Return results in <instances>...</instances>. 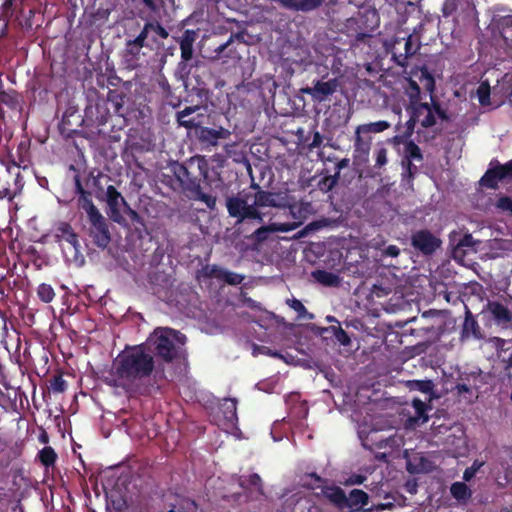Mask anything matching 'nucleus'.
I'll return each instance as SVG.
<instances>
[{"mask_svg":"<svg viewBox=\"0 0 512 512\" xmlns=\"http://www.w3.org/2000/svg\"><path fill=\"white\" fill-rule=\"evenodd\" d=\"M287 203L281 206L285 214H288L293 219L290 223H283L285 226L293 227V230L298 228L312 213L313 207L310 202L298 200L294 195L287 191Z\"/></svg>","mask_w":512,"mask_h":512,"instance_id":"obj_7","label":"nucleus"},{"mask_svg":"<svg viewBox=\"0 0 512 512\" xmlns=\"http://www.w3.org/2000/svg\"><path fill=\"white\" fill-rule=\"evenodd\" d=\"M293 227L285 226L281 223H270L269 225H263L257 228L250 236V239L255 243H262L266 241L271 233L274 232H289L292 231Z\"/></svg>","mask_w":512,"mask_h":512,"instance_id":"obj_25","label":"nucleus"},{"mask_svg":"<svg viewBox=\"0 0 512 512\" xmlns=\"http://www.w3.org/2000/svg\"><path fill=\"white\" fill-rule=\"evenodd\" d=\"M82 123L83 118L78 111L72 107L67 108L59 123L60 134L66 138H72L78 133V128Z\"/></svg>","mask_w":512,"mask_h":512,"instance_id":"obj_18","label":"nucleus"},{"mask_svg":"<svg viewBox=\"0 0 512 512\" xmlns=\"http://www.w3.org/2000/svg\"><path fill=\"white\" fill-rule=\"evenodd\" d=\"M496 207L512 215V199L510 197L501 196L496 203Z\"/></svg>","mask_w":512,"mask_h":512,"instance_id":"obj_56","label":"nucleus"},{"mask_svg":"<svg viewBox=\"0 0 512 512\" xmlns=\"http://www.w3.org/2000/svg\"><path fill=\"white\" fill-rule=\"evenodd\" d=\"M195 135L201 144L207 146H217L220 140L228 139L231 135V132L223 127L214 129L204 126L199 130H196Z\"/></svg>","mask_w":512,"mask_h":512,"instance_id":"obj_20","label":"nucleus"},{"mask_svg":"<svg viewBox=\"0 0 512 512\" xmlns=\"http://www.w3.org/2000/svg\"><path fill=\"white\" fill-rule=\"evenodd\" d=\"M176 121L179 126L186 129L199 130L206 124H209L207 108L197 105L187 106L183 110L176 112Z\"/></svg>","mask_w":512,"mask_h":512,"instance_id":"obj_8","label":"nucleus"},{"mask_svg":"<svg viewBox=\"0 0 512 512\" xmlns=\"http://www.w3.org/2000/svg\"><path fill=\"white\" fill-rule=\"evenodd\" d=\"M431 107H432V111L435 112L440 119H442L444 121L450 120V117L447 115L446 111L444 109H442L440 104L438 102H435L433 99H432Z\"/></svg>","mask_w":512,"mask_h":512,"instance_id":"obj_62","label":"nucleus"},{"mask_svg":"<svg viewBox=\"0 0 512 512\" xmlns=\"http://www.w3.org/2000/svg\"><path fill=\"white\" fill-rule=\"evenodd\" d=\"M379 449H387L389 453L398 452L404 445V437L398 433H395L385 439H381L375 443Z\"/></svg>","mask_w":512,"mask_h":512,"instance_id":"obj_31","label":"nucleus"},{"mask_svg":"<svg viewBox=\"0 0 512 512\" xmlns=\"http://www.w3.org/2000/svg\"><path fill=\"white\" fill-rule=\"evenodd\" d=\"M197 32L192 29H186L179 40L181 59L177 64L176 75L186 80L196 65L197 59L194 58L193 45L197 39Z\"/></svg>","mask_w":512,"mask_h":512,"instance_id":"obj_5","label":"nucleus"},{"mask_svg":"<svg viewBox=\"0 0 512 512\" xmlns=\"http://www.w3.org/2000/svg\"><path fill=\"white\" fill-rule=\"evenodd\" d=\"M154 373L155 377H165L163 371L156 370V360L144 343L126 345L112 362L110 385L129 395H146L149 392L146 382Z\"/></svg>","mask_w":512,"mask_h":512,"instance_id":"obj_1","label":"nucleus"},{"mask_svg":"<svg viewBox=\"0 0 512 512\" xmlns=\"http://www.w3.org/2000/svg\"><path fill=\"white\" fill-rule=\"evenodd\" d=\"M158 86L161 89L162 93L166 96H169L172 94L171 86L167 80V78L163 75H161L158 79Z\"/></svg>","mask_w":512,"mask_h":512,"instance_id":"obj_59","label":"nucleus"},{"mask_svg":"<svg viewBox=\"0 0 512 512\" xmlns=\"http://www.w3.org/2000/svg\"><path fill=\"white\" fill-rule=\"evenodd\" d=\"M412 406L414 407L415 414H416L415 417L413 418V420L415 422L421 421V423L427 422L428 416L425 414L426 404L419 399H414L412 401Z\"/></svg>","mask_w":512,"mask_h":512,"instance_id":"obj_46","label":"nucleus"},{"mask_svg":"<svg viewBox=\"0 0 512 512\" xmlns=\"http://www.w3.org/2000/svg\"><path fill=\"white\" fill-rule=\"evenodd\" d=\"M419 46L417 43H414V40H413V36L410 35L406 38V42H405V54L404 55H399V57H396L395 56V59L397 60V63L401 66H404L405 65V60L410 57V56H413L417 50H418Z\"/></svg>","mask_w":512,"mask_h":512,"instance_id":"obj_40","label":"nucleus"},{"mask_svg":"<svg viewBox=\"0 0 512 512\" xmlns=\"http://www.w3.org/2000/svg\"><path fill=\"white\" fill-rule=\"evenodd\" d=\"M124 212L129 217L133 225H139L141 227L145 226L142 216H140V214L136 210L132 209L129 205H127V207L124 209Z\"/></svg>","mask_w":512,"mask_h":512,"instance_id":"obj_52","label":"nucleus"},{"mask_svg":"<svg viewBox=\"0 0 512 512\" xmlns=\"http://www.w3.org/2000/svg\"><path fill=\"white\" fill-rule=\"evenodd\" d=\"M386 149L385 148H380L377 152V157H376V165L378 167H382L384 166L386 163H387V156H386Z\"/></svg>","mask_w":512,"mask_h":512,"instance_id":"obj_64","label":"nucleus"},{"mask_svg":"<svg viewBox=\"0 0 512 512\" xmlns=\"http://www.w3.org/2000/svg\"><path fill=\"white\" fill-rule=\"evenodd\" d=\"M431 429L434 436L445 435L446 437L448 433L451 432V430H453V427L446 426L443 424L436 425L435 422H433Z\"/></svg>","mask_w":512,"mask_h":512,"instance_id":"obj_58","label":"nucleus"},{"mask_svg":"<svg viewBox=\"0 0 512 512\" xmlns=\"http://www.w3.org/2000/svg\"><path fill=\"white\" fill-rule=\"evenodd\" d=\"M327 326H322V342L327 346H348L351 343L350 337L342 329L341 324L332 316H327Z\"/></svg>","mask_w":512,"mask_h":512,"instance_id":"obj_10","label":"nucleus"},{"mask_svg":"<svg viewBox=\"0 0 512 512\" xmlns=\"http://www.w3.org/2000/svg\"><path fill=\"white\" fill-rule=\"evenodd\" d=\"M341 284V278L333 272L322 271V286L338 287Z\"/></svg>","mask_w":512,"mask_h":512,"instance_id":"obj_51","label":"nucleus"},{"mask_svg":"<svg viewBox=\"0 0 512 512\" xmlns=\"http://www.w3.org/2000/svg\"><path fill=\"white\" fill-rule=\"evenodd\" d=\"M478 243H480V241L474 240L471 234H465L463 238L458 242L455 248V252L462 248H472Z\"/></svg>","mask_w":512,"mask_h":512,"instance_id":"obj_54","label":"nucleus"},{"mask_svg":"<svg viewBox=\"0 0 512 512\" xmlns=\"http://www.w3.org/2000/svg\"><path fill=\"white\" fill-rule=\"evenodd\" d=\"M477 95L482 106L490 105V86L487 82H482L478 86Z\"/></svg>","mask_w":512,"mask_h":512,"instance_id":"obj_48","label":"nucleus"},{"mask_svg":"<svg viewBox=\"0 0 512 512\" xmlns=\"http://www.w3.org/2000/svg\"><path fill=\"white\" fill-rule=\"evenodd\" d=\"M390 127V124L386 121H378L369 124L360 125L356 129V134L364 133H379Z\"/></svg>","mask_w":512,"mask_h":512,"instance_id":"obj_39","label":"nucleus"},{"mask_svg":"<svg viewBox=\"0 0 512 512\" xmlns=\"http://www.w3.org/2000/svg\"><path fill=\"white\" fill-rule=\"evenodd\" d=\"M171 170L181 188L191 199L205 203L209 209L215 208L216 198L204 193L201 183L211 186L219 174L213 167L209 166L205 156L195 155L182 163L174 162L171 165Z\"/></svg>","mask_w":512,"mask_h":512,"instance_id":"obj_2","label":"nucleus"},{"mask_svg":"<svg viewBox=\"0 0 512 512\" xmlns=\"http://www.w3.org/2000/svg\"><path fill=\"white\" fill-rule=\"evenodd\" d=\"M349 165V159L344 158L340 161H338L335 164L334 167V174L333 175H325L322 179V184L325 185L328 189H331L336 183L337 179L339 177L340 170L347 167Z\"/></svg>","mask_w":512,"mask_h":512,"instance_id":"obj_37","label":"nucleus"},{"mask_svg":"<svg viewBox=\"0 0 512 512\" xmlns=\"http://www.w3.org/2000/svg\"><path fill=\"white\" fill-rule=\"evenodd\" d=\"M369 503V495L360 489H353L349 495L346 496L345 509L350 512H358Z\"/></svg>","mask_w":512,"mask_h":512,"instance_id":"obj_26","label":"nucleus"},{"mask_svg":"<svg viewBox=\"0 0 512 512\" xmlns=\"http://www.w3.org/2000/svg\"><path fill=\"white\" fill-rule=\"evenodd\" d=\"M224 419L231 425L238 421L237 400L235 398H225L220 406Z\"/></svg>","mask_w":512,"mask_h":512,"instance_id":"obj_32","label":"nucleus"},{"mask_svg":"<svg viewBox=\"0 0 512 512\" xmlns=\"http://www.w3.org/2000/svg\"><path fill=\"white\" fill-rule=\"evenodd\" d=\"M406 385L410 390L420 391L429 395L433 392L434 388L431 380H411Z\"/></svg>","mask_w":512,"mask_h":512,"instance_id":"obj_41","label":"nucleus"},{"mask_svg":"<svg viewBox=\"0 0 512 512\" xmlns=\"http://www.w3.org/2000/svg\"><path fill=\"white\" fill-rule=\"evenodd\" d=\"M186 335L172 328L157 327L144 345L160 363L171 364L186 358Z\"/></svg>","mask_w":512,"mask_h":512,"instance_id":"obj_3","label":"nucleus"},{"mask_svg":"<svg viewBox=\"0 0 512 512\" xmlns=\"http://www.w3.org/2000/svg\"><path fill=\"white\" fill-rule=\"evenodd\" d=\"M74 185H75V193L78 194L77 205L79 209L83 210L87 214V218H90L94 215L100 213L98 208L94 205L92 201L91 192L84 189L80 175L77 173L74 176Z\"/></svg>","mask_w":512,"mask_h":512,"instance_id":"obj_19","label":"nucleus"},{"mask_svg":"<svg viewBox=\"0 0 512 512\" xmlns=\"http://www.w3.org/2000/svg\"><path fill=\"white\" fill-rule=\"evenodd\" d=\"M303 253L307 262L316 264L320 259V244L310 243L307 247H305Z\"/></svg>","mask_w":512,"mask_h":512,"instance_id":"obj_44","label":"nucleus"},{"mask_svg":"<svg viewBox=\"0 0 512 512\" xmlns=\"http://www.w3.org/2000/svg\"><path fill=\"white\" fill-rule=\"evenodd\" d=\"M111 116V109L107 107V103L97 102L94 110L91 108L86 111V117L91 118L92 122L98 127L104 126Z\"/></svg>","mask_w":512,"mask_h":512,"instance_id":"obj_27","label":"nucleus"},{"mask_svg":"<svg viewBox=\"0 0 512 512\" xmlns=\"http://www.w3.org/2000/svg\"><path fill=\"white\" fill-rule=\"evenodd\" d=\"M424 118L421 120V125L425 128L432 127L436 124V119L432 111V107L428 103H419L414 107V115L420 118L424 115Z\"/></svg>","mask_w":512,"mask_h":512,"instance_id":"obj_30","label":"nucleus"},{"mask_svg":"<svg viewBox=\"0 0 512 512\" xmlns=\"http://www.w3.org/2000/svg\"><path fill=\"white\" fill-rule=\"evenodd\" d=\"M487 310L491 313L497 325L508 328L512 323V311L498 301H489Z\"/></svg>","mask_w":512,"mask_h":512,"instance_id":"obj_22","label":"nucleus"},{"mask_svg":"<svg viewBox=\"0 0 512 512\" xmlns=\"http://www.w3.org/2000/svg\"><path fill=\"white\" fill-rule=\"evenodd\" d=\"M456 9L457 5L455 3V0H446L443 5L442 12L445 17H448L452 15L456 11Z\"/></svg>","mask_w":512,"mask_h":512,"instance_id":"obj_63","label":"nucleus"},{"mask_svg":"<svg viewBox=\"0 0 512 512\" xmlns=\"http://www.w3.org/2000/svg\"><path fill=\"white\" fill-rule=\"evenodd\" d=\"M87 219L89 222L88 234L93 244L100 249L108 247L111 242V234L105 217L99 213Z\"/></svg>","mask_w":512,"mask_h":512,"instance_id":"obj_9","label":"nucleus"},{"mask_svg":"<svg viewBox=\"0 0 512 512\" xmlns=\"http://www.w3.org/2000/svg\"><path fill=\"white\" fill-rule=\"evenodd\" d=\"M23 188V177L20 167L13 164L0 163V199L12 200Z\"/></svg>","mask_w":512,"mask_h":512,"instance_id":"obj_6","label":"nucleus"},{"mask_svg":"<svg viewBox=\"0 0 512 512\" xmlns=\"http://www.w3.org/2000/svg\"><path fill=\"white\" fill-rule=\"evenodd\" d=\"M224 271H225L224 268H222L216 264H212V265L207 264L202 267L201 273L205 278L217 279L218 281H221Z\"/></svg>","mask_w":512,"mask_h":512,"instance_id":"obj_43","label":"nucleus"},{"mask_svg":"<svg viewBox=\"0 0 512 512\" xmlns=\"http://www.w3.org/2000/svg\"><path fill=\"white\" fill-rule=\"evenodd\" d=\"M279 5L292 11L308 12L320 6V0H277Z\"/></svg>","mask_w":512,"mask_h":512,"instance_id":"obj_29","label":"nucleus"},{"mask_svg":"<svg viewBox=\"0 0 512 512\" xmlns=\"http://www.w3.org/2000/svg\"><path fill=\"white\" fill-rule=\"evenodd\" d=\"M405 159L410 161L411 159L422 160L421 150L413 141H409L405 145Z\"/></svg>","mask_w":512,"mask_h":512,"instance_id":"obj_49","label":"nucleus"},{"mask_svg":"<svg viewBox=\"0 0 512 512\" xmlns=\"http://www.w3.org/2000/svg\"><path fill=\"white\" fill-rule=\"evenodd\" d=\"M463 431L458 427H453V430L448 433L446 437L442 439V444L448 447L457 446V443L462 441Z\"/></svg>","mask_w":512,"mask_h":512,"instance_id":"obj_45","label":"nucleus"},{"mask_svg":"<svg viewBox=\"0 0 512 512\" xmlns=\"http://www.w3.org/2000/svg\"><path fill=\"white\" fill-rule=\"evenodd\" d=\"M402 457L406 460V469L411 474L428 473L433 470V462L423 453L404 450Z\"/></svg>","mask_w":512,"mask_h":512,"instance_id":"obj_15","label":"nucleus"},{"mask_svg":"<svg viewBox=\"0 0 512 512\" xmlns=\"http://www.w3.org/2000/svg\"><path fill=\"white\" fill-rule=\"evenodd\" d=\"M57 453L51 446H45L37 453L36 459L48 470L54 467L57 461Z\"/></svg>","mask_w":512,"mask_h":512,"instance_id":"obj_33","label":"nucleus"},{"mask_svg":"<svg viewBox=\"0 0 512 512\" xmlns=\"http://www.w3.org/2000/svg\"><path fill=\"white\" fill-rule=\"evenodd\" d=\"M57 242H66L72 246L75 252L79 251L80 243L78 234L74 231L72 226L67 222H60L56 228L55 234Z\"/></svg>","mask_w":512,"mask_h":512,"instance_id":"obj_24","label":"nucleus"},{"mask_svg":"<svg viewBox=\"0 0 512 512\" xmlns=\"http://www.w3.org/2000/svg\"><path fill=\"white\" fill-rule=\"evenodd\" d=\"M484 465V461L475 460L473 464L466 468L463 473V479L465 481H470L476 474V472Z\"/></svg>","mask_w":512,"mask_h":512,"instance_id":"obj_53","label":"nucleus"},{"mask_svg":"<svg viewBox=\"0 0 512 512\" xmlns=\"http://www.w3.org/2000/svg\"><path fill=\"white\" fill-rule=\"evenodd\" d=\"M139 35L144 42L148 43L145 45L146 47L158 49L163 46V40L169 37V32L159 21L150 20L145 22Z\"/></svg>","mask_w":512,"mask_h":512,"instance_id":"obj_12","label":"nucleus"},{"mask_svg":"<svg viewBox=\"0 0 512 512\" xmlns=\"http://www.w3.org/2000/svg\"><path fill=\"white\" fill-rule=\"evenodd\" d=\"M244 278H245L244 275H241V274H238V273H235L232 271H228L225 269L221 281L228 285L236 286V285L241 284L243 282Z\"/></svg>","mask_w":512,"mask_h":512,"instance_id":"obj_50","label":"nucleus"},{"mask_svg":"<svg viewBox=\"0 0 512 512\" xmlns=\"http://www.w3.org/2000/svg\"><path fill=\"white\" fill-rule=\"evenodd\" d=\"M105 200L108 206L107 214L109 218L113 222L122 225L125 218L121 213V206H124L125 209L128 205L124 197L113 185H109L106 189Z\"/></svg>","mask_w":512,"mask_h":512,"instance_id":"obj_13","label":"nucleus"},{"mask_svg":"<svg viewBox=\"0 0 512 512\" xmlns=\"http://www.w3.org/2000/svg\"><path fill=\"white\" fill-rule=\"evenodd\" d=\"M462 334H463V336H466V337H469L471 335L474 337H479L478 323L474 319V317L469 309H466Z\"/></svg>","mask_w":512,"mask_h":512,"instance_id":"obj_36","label":"nucleus"},{"mask_svg":"<svg viewBox=\"0 0 512 512\" xmlns=\"http://www.w3.org/2000/svg\"><path fill=\"white\" fill-rule=\"evenodd\" d=\"M148 44L144 42L142 37L138 34L134 39L126 40L123 57L125 62L132 67L139 66V60L141 58V50Z\"/></svg>","mask_w":512,"mask_h":512,"instance_id":"obj_21","label":"nucleus"},{"mask_svg":"<svg viewBox=\"0 0 512 512\" xmlns=\"http://www.w3.org/2000/svg\"><path fill=\"white\" fill-rule=\"evenodd\" d=\"M322 497L327 499L336 508L343 510L346 504V494L339 486L328 485L322 481Z\"/></svg>","mask_w":512,"mask_h":512,"instance_id":"obj_23","label":"nucleus"},{"mask_svg":"<svg viewBox=\"0 0 512 512\" xmlns=\"http://www.w3.org/2000/svg\"><path fill=\"white\" fill-rule=\"evenodd\" d=\"M125 98L126 96L123 92L114 89L108 91L107 99L102 102L107 103V107H110L114 114L124 116L126 113V110L124 108Z\"/></svg>","mask_w":512,"mask_h":512,"instance_id":"obj_28","label":"nucleus"},{"mask_svg":"<svg viewBox=\"0 0 512 512\" xmlns=\"http://www.w3.org/2000/svg\"><path fill=\"white\" fill-rule=\"evenodd\" d=\"M365 480H366V477L364 475L353 474L345 480L344 485H346V486L360 485V484L364 483Z\"/></svg>","mask_w":512,"mask_h":512,"instance_id":"obj_60","label":"nucleus"},{"mask_svg":"<svg viewBox=\"0 0 512 512\" xmlns=\"http://www.w3.org/2000/svg\"><path fill=\"white\" fill-rule=\"evenodd\" d=\"M254 188L257 189L256 193L253 195V206L255 209L259 210V208L264 207H274L280 208L285 203H287V191L284 192H269L262 190L258 185H254Z\"/></svg>","mask_w":512,"mask_h":512,"instance_id":"obj_14","label":"nucleus"},{"mask_svg":"<svg viewBox=\"0 0 512 512\" xmlns=\"http://www.w3.org/2000/svg\"><path fill=\"white\" fill-rule=\"evenodd\" d=\"M239 485L243 489H255L260 494H263V482L257 473H252L249 476H241Z\"/></svg>","mask_w":512,"mask_h":512,"instance_id":"obj_34","label":"nucleus"},{"mask_svg":"<svg viewBox=\"0 0 512 512\" xmlns=\"http://www.w3.org/2000/svg\"><path fill=\"white\" fill-rule=\"evenodd\" d=\"M299 485L307 489H315L320 487V475L316 472L306 473L299 479Z\"/></svg>","mask_w":512,"mask_h":512,"instance_id":"obj_42","label":"nucleus"},{"mask_svg":"<svg viewBox=\"0 0 512 512\" xmlns=\"http://www.w3.org/2000/svg\"><path fill=\"white\" fill-rule=\"evenodd\" d=\"M451 495L460 502H467L472 495L470 488L464 482H455L450 487Z\"/></svg>","mask_w":512,"mask_h":512,"instance_id":"obj_35","label":"nucleus"},{"mask_svg":"<svg viewBox=\"0 0 512 512\" xmlns=\"http://www.w3.org/2000/svg\"><path fill=\"white\" fill-rule=\"evenodd\" d=\"M505 178L512 179V160L506 164H498L488 169L480 179V184L484 187L495 189L497 188L498 181Z\"/></svg>","mask_w":512,"mask_h":512,"instance_id":"obj_17","label":"nucleus"},{"mask_svg":"<svg viewBox=\"0 0 512 512\" xmlns=\"http://www.w3.org/2000/svg\"><path fill=\"white\" fill-rule=\"evenodd\" d=\"M286 304L297 313L298 320H311L314 318V316L307 311V309L300 300L296 298L287 299Z\"/></svg>","mask_w":512,"mask_h":512,"instance_id":"obj_38","label":"nucleus"},{"mask_svg":"<svg viewBox=\"0 0 512 512\" xmlns=\"http://www.w3.org/2000/svg\"><path fill=\"white\" fill-rule=\"evenodd\" d=\"M37 294L40 300H42L45 303L51 302L55 297L54 289L52 288L51 285L46 283H42L39 285L37 289Z\"/></svg>","mask_w":512,"mask_h":512,"instance_id":"obj_47","label":"nucleus"},{"mask_svg":"<svg viewBox=\"0 0 512 512\" xmlns=\"http://www.w3.org/2000/svg\"><path fill=\"white\" fill-rule=\"evenodd\" d=\"M67 387L66 381L61 375L54 376L51 380V388L54 392H64Z\"/></svg>","mask_w":512,"mask_h":512,"instance_id":"obj_55","label":"nucleus"},{"mask_svg":"<svg viewBox=\"0 0 512 512\" xmlns=\"http://www.w3.org/2000/svg\"><path fill=\"white\" fill-rule=\"evenodd\" d=\"M295 105L301 108L305 113L315 111L316 115L320 113L317 109L320 103V79L313 80V87L301 88L299 94L296 95Z\"/></svg>","mask_w":512,"mask_h":512,"instance_id":"obj_11","label":"nucleus"},{"mask_svg":"<svg viewBox=\"0 0 512 512\" xmlns=\"http://www.w3.org/2000/svg\"><path fill=\"white\" fill-rule=\"evenodd\" d=\"M412 246L423 254H432L441 245V240L428 230H419L411 236Z\"/></svg>","mask_w":512,"mask_h":512,"instance_id":"obj_16","label":"nucleus"},{"mask_svg":"<svg viewBox=\"0 0 512 512\" xmlns=\"http://www.w3.org/2000/svg\"><path fill=\"white\" fill-rule=\"evenodd\" d=\"M251 197L249 193H238L227 197V212L230 217L237 220V223H242L247 220H254L259 224L263 223V213L255 209L252 203H249Z\"/></svg>","mask_w":512,"mask_h":512,"instance_id":"obj_4","label":"nucleus"},{"mask_svg":"<svg viewBox=\"0 0 512 512\" xmlns=\"http://www.w3.org/2000/svg\"><path fill=\"white\" fill-rule=\"evenodd\" d=\"M337 86L338 84L336 80L322 82V97L332 94L336 90ZM323 100L324 98H322V101Z\"/></svg>","mask_w":512,"mask_h":512,"instance_id":"obj_57","label":"nucleus"},{"mask_svg":"<svg viewBox=\"0 0 512 512\" xmlns=\"http://www.w3.org/2000/svg\"><path fill=\"white\" fill-rule=\"evenodd\" d=\"M355 147L357 151H361L364 154H367L370 148V144L362 139L360 134H356Z\"/></svg>","mask_w":512,"mask_h":512,"instance_id":"obj_61","label":"nucleus"}]
</instances>
